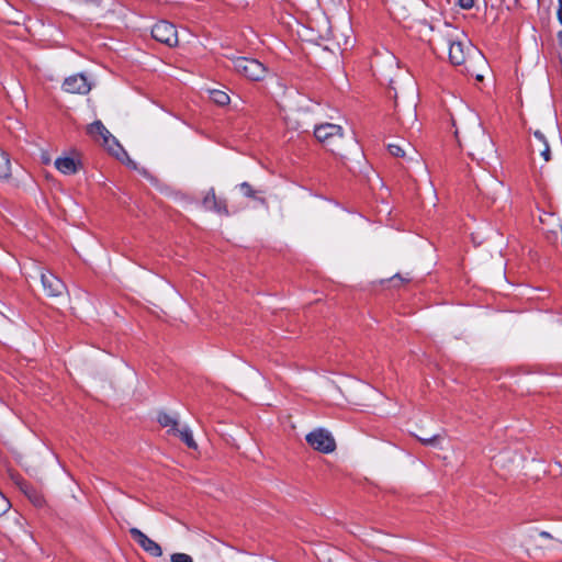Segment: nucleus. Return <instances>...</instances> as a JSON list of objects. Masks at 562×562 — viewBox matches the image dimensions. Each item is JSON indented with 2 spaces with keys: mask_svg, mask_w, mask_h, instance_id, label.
Here are the masks:
<instances>
[{
  "mask_svg": "<svg viewBox=\"0 0 562 562\" xmlns=\"http://www.w3.org/2000/svg\"><path fill=\"white\" fill-rule=\"evenodd\" d=\"M231 60L235 71L251 81H260L266 77V66L255 58L237 56Z\"/></svg>",
  "mask_w": 562,
  "mask_h": 562,
  "instance_id": "f257e3e1",
  "label": "nucleus"
},
{
  "mask_svg": "<svg viewBox=\"0 0 562 562\" xmlns=\"http://www.w3.org/2000/svg\"><path fill=\"white\" fill-rule=\"evenodd\" d=\"M443 40L445 44L449 47L450 63L454 66L467 67L470 54L474 52L473 46L469 42L454 40L451 35L446 36ZM465 71L469 72V69L465 68Z\"/></svg>",
  "mask_w": 562,
  "mask_h": 562,
  "instance_id": "f03ea898",
  "label": "nucleus"
},
{
  "mask_svg": "<svg viewBox=\"0 0 562 562\" xmlns=\"http://www.w3.org/2000/svg\"><path fill=\"white\" fill-rule=\"evenodd\" d=\"M88 133L92 137L100 136L103 140V145L106 146L108 150L117 159H121V155L126 156V151L119 144L115 137L106 130L101 121H94L92 124H90L88 127Z\"/></svg>",
  "mask_w": 562,
  "mask_h": 562,
  "instance_id": "7ed1b4c3",
  "label": "nucleus"
},
{
  "mask_svg": "<svg viewBox=\"0 0 562 562\" xmlns=\"http://www.w3.org/2000/svg\"><path fill=\"white\" fill-rule=\"evenodd\" d=\"M306 442L322 453H330L336 449V441L331 434L323 428L315 429L306 435Z\"/></svg>",
  "mask_w": 562,
  "mask_h": 562,
  "instance_id": "20e7f679",
  "label": "nucleus"
},
{
  "mask_svg": "<svg viewBox=\"0 0 562 562\" xmlns=\"http://www.w3.org/2000/svg\"><path fill=\"white\" fill-rule=\"evenodd\" d=\"M151 36L154 40L168 47H176L179 43L176 26L165 20L157 22L151 27Z\"/></svg>",
  "mask_w": 562,
  "mask_h": 562,
  "instance_id": "39448f33",
  "label": "nucleus"
},
{
  "mask_svg": "<svg viewBox=\"0 0 562 562\" xmlns=\"http://www.w3.org/2000/svg\"><path fill=\"white\" fill-rule=\"evenodd\" d=\"M315 137L323 144L331 146L342 138V127L337 124L324 123L314 130Z\"/></svg>",
  "mask_w": 562,
  "mask_h": 562,
  "instance_id": "423d86ee",
  "label": "nucleus"
},
{
  "mask_svg": "<svg viewBox=\"0 0 562 562\" xmlns=\"http://www.w3.org/2000/svg\"><path fill=\"white\" fill-rule=\"evenodd\" d=\"M41 281L45 294L49 297L61 296L67 290L65 282L50 271H42Z\"/></svg>",
  "mask_w": 562,
  "mask_h": 562,
  "instance_id": "0eeeda50",
  "label": "nucleus"
},
{
  "mask_svg": "<svg viewBox=\"0 0 562 562\" xmlns=\"http://www.w3.org/2000/svg\"><path fill=\"white\" fill-rule=\"evenodd\" d=\"M130 535L132 539L148 554L155 558H159L162 555V549L160 544H158L156 541L147 537L143 531H140L138 528H131Z\"/></svg>",
  "mask_w": 562,
  "mask_h": 562,
  "instance_id": "6e6552de",
  "label": "nucleus"
},
{
  "mask_svg": "<svg viewBox=\"0 0 562 562\" xmlns=\"http://www.w3.org/2000/svg\"><path fill=\"white\" fill-rule=\"evenodd\" d=\"M63 89L69 93L87 94L91 90V86L83 74H77L64 80Z\"/></svg>",
  "mask_w": 562,
  "mask_h": 562,
  "instance_id": "1a4fd4ad",
  "label": "nucleus"
},
{
  "mask_svg": "<svg viewBox=\"0 0 562 562\" xmlns=\"http://www.w3.org/2000/svg\"><path fill=\"white\" fill-rule=\"evenodd\" d=\"M202 205L207 211L227 216L229 214L225 199L216 195L214 188H211L202 200Z\"/></svg>",
  "mask_w": 562,
  "mask_h": 562,
  "instance_id": "9d476101",
  "label": "nucleus"
},
{
  "mask_svg": "<svg viewBox=\"0 0 562 562\" xmlns=\"http://www.w3.org/2000/svg\"><path fill=\"white\" fill-rule=\"evenodd\" d=\"M20 490L27 497V499L37 508H42L45 506L46 501L41 491L34 487L26 481H22L19 483Z\"/></svg>",
  "mask_w": 562,
  "mask_h": 562,
  "instance_id": "9b49d317",
  "label": "nucleus"
},
{
  "mask_svg": "<svg viewBox=\"0 0 562 562\" xmlns=\"http://www.w3.org/2000/svg\"><path fill=\"white\" fill-rule=\"evenodd\" d=\"M533 136L538 140V145H532V151L537 150L546 162L550 161L551 150L544 135L540 131H536Z\"/></svg>",
  "mask_w": 562,
  "mask_h": 562,
  "instance_id": "f8f14e48",
  "label": "nucleus"
},
{
  "mask_svg": "<svg viewBox=\"0 0 562 562\" xmlns=\"http://www.w3.org/2000/svg\"><path fill=\"white\" fill-rule=\"evenodd\" d=\"M55 167L64 175H74L78 171L79 162L71 157H59L55 160Z\"/></svg>",
  "mask_w": 562,
  "mask_h": 562,
  "instance_id": "ddd939ff",
  "label": "nucleus"
},
{
  "mask_svg": "<svg viewBox=\"0 0 562 562\" xmlns=\"http://www.w3.org/2000/svg\"><path fill=\"white\" fill-rule=\"evenodd\" d=\"M238 189L244 196L255 200V201H258L259 203H261L263 205L267 204L266 198L261 195L265 192L262 190L255 189L249 182H246V181L241 182L238 186Z\"/></svg>",
  "mask_w": 562,
  "mask_h": 562,
  "instance_id": "4468645a",
  "label": "nucleus"
},
{
  "mask_svg": "<svg viewBox=\"0 0 562 562\" xmlns=\"http://www.w3.org/2000/svg\"><path fill=\"white\" fill-rule=\"evenodd\" d=\"M387 149L392 156L401 158H404L407 155V149L414 151V148L411 146V144L406 142L391 143L387 145Z\"/></svg>",
  "mask_w": 562,
  "mask_h": 562,
  "instance_id": "2eb2a0df",
  "label": "nucleus"
},
{
  "mask_svg": "<svg viewBox=\"0 0 562 562\" xmlns=\"http://www.w3.org/2000/svg\"><path fill=\"white\" fill-rule=\"evenodd\" d=\"M158 423L162 427H170L169 434L176 435L178 432V422L176 418L165 412H160L157 417Z\"/></svg>",
  "mask_w": 562,
  "mask_h": 562,
  "instance_id": "dca6fc26",
  "label": "nucleus"
},
{
  "mask_svg": "<svg viewBox=\"0 0 562 562\" xmlns=\"http://www.w3.org/2000/svg\"><path fill=\"white\" fill-rule=\"evenodd\" d=\"M11 175V161L9 155L0 148V179H7Z\"/></svg>",
  "mask_w": 562,
  "mask_h": 562,
  "instance_id": "f3484780",
  "label": "nucleus"
},
{
  "mask_svg": "<svg viewBox=\"0 0 562 562\" xmlns=\"http://www.w3.org/2000/svg\"><path fill=\"white\" fill-rule=\"evenodd\" d=\"M210 99L217 105L224 106L227 105L231 101L229 95L222 90H211Z\"/></svg>",
  "mask_w": 562,
  "mask_h": 562,
  "instance_id": "a211bd4d",
  "label": "nucleus"
},
{
  "mask_svg": "<svg viewBox=\"0 0 562 562\" xmlns=\"http://www.w3.org/2000/svg\"><path fill=\"white\" fill-rule=\"evenodd\" d=\"M180 437V439L191 449H196L198 445L193 439L192 432L188 427H183L182 429L178 428V432L176 434Z\"/></svg>",
  "mask_w": 562,
  "mask_h": 562,
  "instance_id": "6ab92c4d",
  "label": "nucleus"
},
{
  "mask_svg": "<svg viewBox=\"0 0 562 562\" xmlns=\"http://www.w3.org/2000/svg\"><path fill=\"white\" fill-rule=\"evenodd\" d=\"M417 440L422 442L424 446H437L440 441V435H432L430 437H418Z\"/></svg>",
  "mask_w": 562,
  "mask_h": 562,
  "instance_id": "aec40b11",
  "label": "nucleus"
},
{
  "mask_svg": "<svg viewBox=\"0 0 562 562\" xmlns=\"http://www.w3.org/2000/svg\"><path fill=\"white\" fill-rule=\"evenodd\" d=\"M170 562H193V559L187 553H172L170 555Z\"/></svg>",
  "mask_w": 562,
  "mask_h": 562,
  "instance_id": "412c9836",
  "label": "nucleus"
},
{
  "mask_svg": "<svg viewBox=\"0 0 562 562\" xmlns=\"http://www.w3.org/2000/svg\"><path fill=\"white\" fill-rule=\"evenodd\" d=\"M10 508L9 501L4 497V495L0 492V517L5 514Z\"/></svg>",
  "mask_w": 562,
  "mask_h": 562,
  "instance_id": "4be33fe9",
  "label": "nucleus"
},
{
  "mask_svg": "<svg viewBox=\"0 0 562 562\" xmlns=\"http://www.w3.org/2000/svg\"><path fill=\"white\" fill-rule=\"evenodd\" d=\"M458 4L464 10H470L474 7L475 0H458Z\"/></svg>",
  "mask_w": 562,
  "mask_h": 562,
  "instance_id": "5701e85b",
  "label": "nucleus"
},
{
  "mask_svg": "<svg viewBox=\"0 0 562 562\" xmlns=\"http://www.w3.org/2000/svg\"><path fill=\"white\" fill-rule=\"evenodd\" d=\"M99 4H100V3H99V1H97V0H88V1L86 2V8H85V10H86V12H87V13H90V12H91V10H90V9H91L92 7H99Z\"/></svg>",
  "mask_w": 562,
  "mask_h": 562,
  "instance_id": "b1692460",
  "label": "nucleus"
},
{
  "mask_svg": "<svg viewBox=\"0 0 562 562\" xmlns=\"http://www.w3.org/2000/svg\"><path fill=\"white\" fill-rule=\"evenodd\" d=\"M558 3H559V8H558L557 16H558L559 22L562 24V0H558Z\"/></svg>",
  "mask_w": 562,
  "mask_h": 562,
  "instance_id": "393cba45",
  "label": "nucleus"
},
{
  "mask_svg": "<svg viewBox=\"0 0 562 562\" xmlns=\"http://www.w3.org/2000/svg\"><path fill=\"white\" fill-rule=\"evenodd\" d=\"M397 280H398V281H401V282H409V281H411V279H408V278H402L400 274H395V276L391 279V281H393V282H395V281H397Z\"/></svg>",
  "mask_w": 562,
  "mask_h": 562,
  "instance_id": "a878e982",
  "label": "nucleus"
},
{
  "mask_svg": "<svg viewBox=\"0 0 562 562\" xmlns=\"http://www.w3.org/2000/svg\"><path fill=\"white\" fill-rule=\"evenodd\" d=\"M539 535H540V537H542V538H549V539H551V538H552V536H551L549 532H547V531H541Z\"/></svg>",
  "mask_w": 562,
  "mask_h": 562,
  "instance_id": "bb28decb",
  "label": "nucleus"
},
{
  "mask_svg": "<svg viewBox=\"0 0 562 562\" xmlns=\"http://www.w3.org/2000/svg\"><path fill=\"white\" fill-rule=\"evenodd\" d=\"M458 134H459V132H458V128L456 127V130H454V136H456V138H457V139H458Z\"/></svg>",
  "mask_w": 562,
  "mask_h": 562,
  "instance_id": "cd10ccee",
  "label": "nucleus"
},
{
  "mask_svg": "<svg viewBox=\"0 0 562 562\" xmlns=\"http://www.w3.org/2000/svg\"><path fill=\"white\" fill-rule=\"evenodd\" d=\"M452 126L456 127V121L452 119Z\"/></svg>",
  "mask_w": 562,
  "mask_h": 562,
  "instance_id": "c85d7f7f",
  "label": "nucleus"
}]
</instances>
